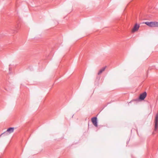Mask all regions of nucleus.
<instances>
[{
	"mask_svg": "<svg viewBox=\"0 0 158 158\" xmlns=\"http://www.w3.org/2000/svg\"><path fill=\"white\" fill-rule=\"evenodd\" d=\"M147 96V93L146 92H144L143 93L141 94L138 98L135 99L134 101L137 102L141 101L144 99Z\"/></svg>",
	"mask_w": 158,
	"mask_h": 158,
	"instance_id": "1",
	"label": "nucleus"
},
{
	"mask_svg": "<svg viewBox=\"0 0 158 158\" xmlns=\"http://www.w3.org/2000/svg\"><path fill=\"white\" fill-rule=\"evenodd\" d=\"M158 114H157L155 117V130L156 131L157 130L158 127Z\"/></svg>",
	"mask_w": 158,
	"mask_h": 158,
	"instance_id": "2",
	"label": "nucleus"
},
{
	"mask_svg": "<svg viewBox=\"0 0 158 158\" xmlns=\"http://www.w3.org/2000/svg\"><path fill=\"white\" fill-rule=\"evenodd\" d=\"M91 121L93 124L96 127H98V120L97 117H93L91 118Z\"/></svg>",
	"mask_w": 158,
	"mask_h": 158,
	"instance_id": "3",
	"label": "nucleus"
},
{
	"mask_svg": "<svg viewBox=\"0 0 158 158\" xmlns=\"http://www.w3.org/2000/svg\"><path fill=\"white\" fill-rule=\"evenodd\" d=\"M139 27V25L137 23L135 24L132 30V31L133 32H135L138 31Z\"/></svg>",
	"mask_w": 158,
	"mask_h": 158,
	"instance_id": "4",
	"label": "nucleus"
},
{
	"mask_svg": "<svg viewBox=\"0 0 158 158\" xmlns=\"http://www.w3.org/2000/svg\"><path fill=\"white\" fill-rule=\"evenodd\" d=\"M145 23L149 27H153V22H146Z\"/></svg>",
	"mask_w": 158,
	"mask_h": 158,
	"instance_id": "5",
	"label": "nucleus"
},
{
	"mask_svg": "<svg viewBox=\"0 0 158 158\" xmlns=\"http://www.w3.org/2000/svg\"><path fill=\"white\" fill-rule=\"evenodd\" d=\"M14 128L13 127H9L7 130V131L8 132L9 134H10L14 131Z\"/></svg>",
	"mask_w": 158,
	"mask_h": 158,
	"instance_id": "6",
	"label": "nucleus"
},
{
	"mask_svg": "<svg viewBox=\"0 0 158 158\" xmlns=\"http://www.w3.org/2000/svg\"><path fill=\"white\" fill-rule=\"evenodd\" d=\"M106 66L104 67L101 69L98 72V74H100L103 71H104L106 69Z\"/></svg>",
	"mask_w": 158,
	"mask_h": 158,
	"instance_id": "7",
	"label": "nucleus"
},
{
	"mask_svg": "<svg viewBox=\"0 0 158 158\" xmlns=\"http://www.w3.org/2000/svg\"><path fill=\"white\" fill-rule=\"evenodd\" d=\"M9 134V133H8V132L7 131V130L3 132V133H2L1 135H0V137L2 135H8Z\"/></svg>",
	"mask_w": 158,
	"mask_h": 158,
	"instance_id": "8",
	"label": "nucleus"
},
{
	"mask_svg": "<svg viewBox=\"0 0 158 158\" xmlns=\"http://www.w3.org/2000/svg\"><path fill=\"white\" fill-rule=\"evenodd\" d=\"M153 27H158V22H153Z\"/></svg>",
	"mask_w": 158,
	"mask_h": 158,
	"instance_id": "9",
	"label": "nucleus"
},
{
	"mask_svg": "<svg viewBox=\"0 0 158 158\" xmlns=\"http://www.w3.org/2000/svg\"><path fill=\"white\" fill-rule=\"evenodd\" d=\"M10 69H11V68L10 67H9V70L10 71Z\"/></svg>",
	"mask_w": 158,
	"mask_h": 158,
	"instance_id": "10",
	"label": "nucleus"
}]
</instances>
